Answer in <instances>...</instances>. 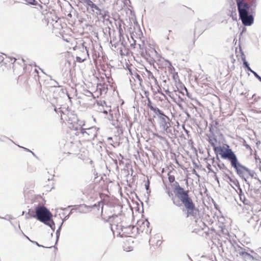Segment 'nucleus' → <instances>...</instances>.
I'll use <instances>...</instances> for the list:
<instances>
[{"label":"nucleus","mask_w":261,"mask_h":261,"mask_svg":"<svg viewBox=\"0 0 261 261\" xmlns=\"http://www.w3.org/2000/svg\"><path fill=\"white\" fill-rule=\"evenodd\" d=\"M230 186H231V187H232L233 189L234 188L233 187V186H232V185L230 184Z\"/></svg>","instance_id":"nucleus-35"},{"label":"nucleus","mask_w":261,"mask_h":261,"mask_svg":"<svg viewBox=\"0 0 261 261\" xmlns=\"http://www.w3.org/2000/svg\"><path fill=\"white\" fill-rule=\"evenodd\" d=\"M239 16L247 14L254 13L255 9L252 8L249 4L243 0H236Z\"/></svg>","instance_id":"nucleus-7"},{"label":"nucleus","mask_w":261,"mask_h":261,"mask_svg":"<svg viewBox=\"0 0 261 261\" xmlns=\"http://www.w3.org/2000/svg\"><path fill=\"white\" fill-rule=\"evenodd\" d=\"M245 147H246V148L247 149H250V150L251 149V148L250 146L249 145H245Z\"/></svg>","instance_id":"nucleus-28"},{"label":"nucleus","mask_w":261,"mask_h":261,"mask_svg":"<svg viewBox=\"0 0 261 261\" xmlns=\"http://www.w3.org/2000/svg\"><path fill=\"white\" fill-rule=\"evenodd\" d=\"M159 125L162 130L164 132L167 133V130L170 126L169 117L165 115H164V116L160 117Z\"/></svg>","instance_id":"nucleus-11"},{"label":"nucleus","mask_w":261,"mask_h":261,"mask_svg":"<svg viewBox=\"0 0 261 261\" xmlns=\"http://www.w3.org/2000/svg\"><path fill=\"white\" fill-rule=\"evenodd\" d=\"M259 182L260 183V184H261V181H260V180H259Z\"/></svg>","instance_id":"nucleus-40"},{"label":"nucleus","mask_w":261,"mask_h":261,"mask_svg":"<svg viewBox=\"0 0 261 261\" xmlns=\"http://www.w3.org/2000/svg\"><path fill=\"white\" fill-rule=\"evenodd\" d=\"M169 177L168 179L170 182L172 183L175 180V177L173 175H170L168 174Z\"/></svg>","instance_id":"nucleus-21"},{"label":"nucleus","mask_w":261,"mask_h":261,"mask_svg":"<svg viewBox=\"0 0 261 261\" xmlns=\"http://www.w3.org/2000/svg\"><path fill=\"white\" fill-rule=\"evenodd\" d=\"M61 227H60L59 229L57 230L56 232V235H57V239L58 240L59 239V236H60V230Z\"/></svg>","instance_id":"nucleus-24"},{"label":"nucleus","mask_w":261,"mask_h":261,"mask_svg":"<svg viewBox=\"0 0 261 261\" xmlns=\"http://www.w3.org/2000/svg\"><path fill=\"white\" fill-rule=\"evenodd\" d=\"M26 218L28 219L31 218H36L35 212L33 210H30L29 211L28 213H27V214L26 215Z\"/></svg>","instance_id":"nucleus-17"},{"label":"nucleus","mask_w":261,"mask_h":261,"mask_svg":"<svg viewBox=\"0 0 261 261\" xmlns=\"http://www.w3.org/2000/svg\"><path fill=\"white\" fill-rule=\"evenodd\" d=\"M35 243H36V244L38 246H39V247H41H41H43L42 246L40 245H39L37 242H35Z\"/></svg>","instance_id":"nucleus-31"},{"label":"nucleus","mask_w":261,"mask_h":261,"mask_svg":"<svg viewBox=\"0 0 261 261\" xmlns=\"http://www.w3.org/2000/svg\"><path fill=\"white\" fill-rule=\"evenodd\" d=\"M175 196L181 201L187 210L188 216H195L198 211L195 207V204L188 195V191L179 186V185L175 186L174 189Z\"/></svg>","instance_id":"nucleus-2"},{"label":"nucleus","mask_w":261,"mask_h":261,"mask_svg":"<svg viewBox=\"0 0 261 261\" xmlns=\"http://www.w3.org/2000/svg\"><path fill=\"white\" fill-rule=\"evenodd\" d=\"M61 113V119L64 122L67 121L69 123L72 124L75 122L76 118V117L70 113L67 110H65V112L60 110L59 111Z\"/></svg>","instance_id":"nucleus-9"},{"label":"nucleus","mask_w":261,"mask_h":261,"mask_svg":"<svg viewBox=\"0 0 261 261\" xmlns=\"http://www.w3.org/2000/svg\"><path fill=\"white\" fill-rule=\"evenodd\" d=\"M76 61L78 62L82 63L84 61V59H82L80 57H76Z\"/></svg>","instance_id":"nucleus-23"},{"label":"nucleus","mask_w":261,"mask_h":261,"mask_svg":"<svg viewBox=\"0 0 261 261\" xmlns=\"http://www.w3.org/2000/svg\"><path fill=\"white\" fill-rule=\"evenodd\" d=\"M177 92L179 93H181L182 95H185V92L186 94L187 95V96L188 97L190 98V94H189V93L188 92V90H187V88L185 87H184V89H183L182 91H178Z\"/></svg>","instance_id":"nucleus-18"},{"label":"nucleus","mask_w":261,"mask_h":261,"mask_svg":"<svg viewBox=\"0 0 261 261\" xmlns=\"http://www.w3.org/2000/svg\"><path fill=\"white\" fill-rule=\"evenodd\" d=\"M178 98L180 99L181 101H184V98L181 97V96L178 95Z\"/></svg>","instance_id":"nucleus-29"},{"label":"nucleus","mask_w":261,"mask_h":261,"mask_svg":"<svg viewBox=\"0 0 261 261\" xmlns=\"http://www.w3.org/2000/svg\"><path fill=\"white\" fill-rule=\"evenodd\" d=\"M209 143L211 144V146L213 147V150L214 152L217 154H219L221 156V158L222 159H225V154L227 152H230V151H232V150L230 148L228 145L224 146H216L217 140L214 138H210L209 139Z\"/></svg>","instance_id":"nucleus-6"},{"label":"nucleus","mask_w":261,"mask_h":261,"mask_svg":"<svg viewBox=\"0 0 261 261\" xmlns=\"http://www.w3.org/2000/svg\"><path fill=\"white\" fill-rule=\"evenodd\" d=\"M242 23L245 26H250L254 21L253 13H247L239 16Z\"/></svg>","instance_id":"nucleus-12"},{"label":"nucleus","mask_w":261,"mask_h":261,"mask_svg":"<svg viewBox=\"0 0 261 261\" xmlns=\"http://www.w3.org/2000/svg\"><path fill=\"white\" fill-rule=\"evenodd\" d=\"M225 156V159L224 160H227L230 162L231 166L234 169L237 174L244 180L247 184L249 185L247 179L249 176L253 178L255 175V172L243 165L239 161L237 155L233 151H230L229 153L227 152Z\"/></svg>","instance_id":"nucleus-1"},{"label":"nucleus","mask_w":261,"mask_h":261,"mask_svg":"<svg viewBox=\"0 0 261 261\" xmlns=\"http://www.w3.org/2000/svg\"><path fill=\"white\" fill-rule=\"evenodd\" d=\"M242 60L243 61V64L244 66L247 68L249 66L248 63L246 61L245 57H243L242 58Z\"/></svg>","instance_id":"nucleus-20"},{"label":"nucleus","mask_w":261,"mask_h":261,"mask_svg":"<svg viewBox=\"0 0 261 261\" xmlns=\"http://www.w3.org/2000/svg\"><path fill=\"white\" fill-rule=\"evenodd\" d=\"M98 128L96 127H91L88 128L81 127L77 131L76 135L83 141L93 140L97 136Z\"/></svg>","instance_id":"nucleus-4"},{"label":"nucleus","mask_w":261,"mask_h":261,"mask_svg":"<svg viewBox=\"0 0 261 261\" xmlns=\"http://www.w3.org/2000/svg\"><path fill=\"white\" fill-rule=\"evenodd\" d=\"M151 110L155 113L158 116L159 118L162 116H164V115H165L161 110L156 107H151Z\"/></svg>","instance_id":"nucleus-15"},{"label":"nucleus","mask_w":261,"mask_h":261,"mask_svg":"<svg viewBox=\"0 0 261 261\" xmlns=\"http://www.w3.org/2000/svg\"><path fill=\"white\" fill-rule=\"evenodd\" d=\"M119 157L120 158H121V159H123V156L121 154H119ZM118 158L119 159V158L118 157Z\"/></svg>","instance_id":"nucleus-30"},{"label":"nucleus","mask_w":261,"mask_h":261,"mask_svg":"<svg viewBox=\"0 0 261 261\" xmlns=\"http://www.w3.org/2000/svg\"><path fill=\"white\" fill-rule=\"evenodd\" d=\"M202 225H203V226H204V225H205V224H204V223L203 222V223H202Z\"/></svg>","instance_id":"nucleus-36"},{"label":"nucleus","mask_w":261,"mask_h":261,"mask_svg":"<svg viewBox=\"0 0 261 261\" xmlns=\"http://www.w3.org/2000/svg\"><path fill=\"white\" fill-rule=\"evenodd\" d=\"M122 216L119 215H113L109 218V221L111 222V230L114 233L116 232L117 230H119V228H121V225H122Z\"/></svg>","instance_id":"nucleus-8"},{"label":"nucleus","mask_w":261,"mask_h":261,"mask_svg":"<svg viewBox=\"0 0 261 261\" xmlns=\"http://www.w3.org/2000/svg\"><path fill=\"white\" fill-rule=\"evenodd\" d=\"M218 166H219V167L220 168H222V166H221L220 165H218Z\"/></svg>","instance_id":"nucleus-33"},{"label":"nucleus","mask_w":261,"mask_h":261,"mask_svg":"<svg viewBox=\"0 0 261 261\" xmlns=\"http://www.w3.org/2000/svg\"><path fill=\"white\" fill-rule=\"evenodd\" d=\"M216 179H217V180L218 181V177H216Z\"/></svg>","instance_id":"nucleus-39"},{"label":"nucleus","mask_w":261,"mask_h":261,"mask_svg":"<svg viewBox=\"0 0 261 261\" xmlns=\"http://www.w3.org/2000/svg\"><path fill=\"white\" fill-rule=\"evenodd\" d=\"M167 193H168V195H169V197H172V200L173 201V203L175 205H176L177 206H180L181 205V203H180L179 201H176L175 200L174 197H173V194L171 192H170V191H168L167 192Z\"/></svg>","instance_id":"nucleus-16"},{"label":"nucleus","mask_w":261,"mask_h":261,"mask_svg":"<svg viewBox=\"0 0 261 261\" xmlns=\"http://www.w3.org/2000/svg\"><path fill=\"white\" fill-rule=\"evenodd\" d=\"M4 60V57L2 56H0V62H2Z\"/></svg>","instance_id":"nucleus-27"},{"label":"nucleus","mask_w":261,"mask_h":261,"mask_svg":"<svg viewBox=\"0 0 261 261\" xmlns=\"http://www.w3.org/2000/svg\"><path fill=\"white\" fill-rule=\"evenodd\" d=\"M25 2L29 4L36 6L38 5V3L35 0H24Z\"/></svg>","instance_id":"nucleus-19"},{"label":"nucleus","mask_w":261,"mask_h":261,"mask_svg":"<svg viewBox=\"0 0 261 261\" xmlns=\"http://www.w3.org/2000/svg\"><path fill=\"white\" fill-rule=\"evenodd\" d=\"M225 177L226 178V179L227 180H228L229 181L231 182V183H232L234 186L237 187L238 188V189L239 190L240 193L242 192V189L240 187L239 182L238 181V180H237L236 179H233V178H231L227 174H226L225 175Z\"/></svg>","instance_id":"nucleus-14"},{"label":"nucleus","mask_w":261,"mask_h":261,"mask_svg":"<svg viewBox=\"0 0 261 261\" xmlns=\"http://www.w3.org/2000/svg\"><path fill=\"white\" fill-rule=\"evenodd\" d=\"M108 139H109V140H112V138L111 137H110V138H108Z\"/></svg>","instance_id":"nucleus-34"},{"label":"nucleus","mask_w":261,"mask_h":261,"mask_svg":"<svg viewBox=\"0 0 261 261\" xmlns=\"http://www.w3.org/2000/svg\"><path fill=\"white\" fill-rule=\"evenodd\" d=\"M254 76L261 82V77L257 73H254Z\"/></svg>","instance_id":"nucleus-25"},{"label":"nucleus","mask_w":261,"mask_h":261,"mask_svg":"<svg viewBox=\"0 0 261 261\" xmlns=\"http://www.w3.org/2000/svg\"><path fill=\"white\" fill-rule=\"evenodd\" d=\"M147 106L151 110V107H154V106H153L151 104V102L150 101V100L149 99V98H148V102L147 103Z\"/></svg>","instance_id":"nucleus-22"},{"label":"nucleus","mask_w":261,"mask_h":261,"mask_svg":"<svg viewBox=\"0 0 261 261\" xmlns=\"http://www.w3.org/2000/svg\"><path fill=\"white\" fill-rule=\"evenodd\" d=\"M136 77H137V78H138V79H139V78L140 77V75H138V74H137V75H136Z\"/></svg>","instance_id":"nucleus-32"},{"label":"nucleus","mask_w":261,"mask_h":261,"mask_svg":"<svg viewBox=\"0 0 261 261\" xmlns=\"http://www.w3.org/2000/svg\"><path fill=\"white\" fill-rule=\"evenodd\" d=\"M84 3L87 7V9L89 8L90 9L93 14L96 16H100L103 19H107L109 17L108 12L103 9H100L97 5L94 4L91 0H84Z\"/></svg>","instance_id":"nucleus-5"},{"label":"nucleus","mask_w":261,"mask_h":261,"mask_svg":"<svg viewBox=\"0 0 261 261\" xmlns=\"http://www.w3.org/2000/svg\"><path fill=\"white\" fill-rule=\"evenodd\" d=\"M140 223H142V225H140V228H137V229L139 231H141L142 232L145 231L146 233H147L148 231L149 222L147 220H145L144 221H141L138 222V225H140Z\"/></svg>","instance_id":"nucleus-13"},{"label":"nucleus","mask_w":261,"mask_h":261,"mask_svg":"<svg viewBox=\"0 0 261 261\" xmlns=\"http://www.w3.org/2000/svg\"><path fill=\"white\" fill-rule=\"evenodd\" d=\"M247 70H248V71H250L251 72H252V73L253 74V75H254V73H256V72H255L254 71L252 70L250 68V67L249 66L248 67H247Z\"/></svg>","instance_id":"nucleus-26"},{"label":"nucleus","mask_w":261,"mask_h":261,"mask_svg":"<svg viewBox=\"0 0 261 261\" xmlns=\"http://www.w3.org/2000/svg\"><path fill=\"white\" fill-rule=\"evenodd\" d=\"M120 228H119V230H117L116 233H117L118 236L123 237L130 235L133 233L132 230L135 227L130 225L125 226L122 225Z\"/></svg>","instance_id":"nucleus-10"},{"label":"nucleus","mask_w":261,"mask_h":261,"mask_svg":"<svg viewBox=\"0 0 261 261\" xmlns=\"http://www.w3.org/2000/svg\"><path fill=\"white\" fill-rule=\"evenodd\" d=\"M35 216L37 220L49 225L52 229H54L55 223L53 220L51 221L52 214L45 207L43 206L37 207Z\"/></svg>","instance_id":"nucleus-3"},{"label":"nucleus","mask_w":261,"mask_h":261,"mask_svg":"<svg viewBox=\"0 0 261 261\" xmlns=\"http://www.w3.org/2000/svg\"><path fill=\"white\" fill-rule=\"evenodd\" d=\"M148 187V186H147L146 185V189H147Z\"/></svg>","instance_id":"nucleus-38"},{"label":"nucleus","mask_w":261,"mask_h":261,"mask_svg":"<svg viewBox=\"0 0 261 261\" xmlns=\"http://www.w3.org/2000/svg\"><path fill=\"white\" fill-rule=\"evenodd\" d=\"M55 111L56 112H57V109H56V108L55 109Z\"/></svg>","instance_id":"nucleus-37"}]
</instances>
